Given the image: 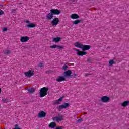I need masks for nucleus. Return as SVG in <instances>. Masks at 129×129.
<instances>
[{
    "mask_svg": "<svg viewBox=\"0 0 129 129\" xmlns=\"http://www.w3.org/2000/svg\"><path fill=\"white\" fill-rule=\"evenodd\" d=\"M52 120L55 122H60V121H63V120H64V117L62 115H58L57 116L53 117Z\"/></svg>",
    "mask_w": 129,
    "mask_h": 129,
    "instance_id": "20e7f679",
    "label": "nucleus"
},
{
    "mask_svg": "<svg viewBox=\"0 0 129 129\" xmlns=\"http://www.w3.org/2000/svg\"><path fill=\"white\" fill-rule=\"evenodd\" d=\"M74 76H77V75L76 74H75L74 75Z\"/></svg>",
    "mask_w": 129,
    "mask_h": 129,
    "instance_id": "c9c22d12",
    "label": "nucleus"
},
{
    "mask_svg": "<svg viewBox=\"0 0 129 129\" xmlns=\"http://www.w3.org/2000/svg\"><path fill=\"white\" fill-rule=\"evenodd\" d=\"M64 98V97H61L60 98H59L58 100H56L54 101V104H60L61 102H62V100Z\"/></svg>",
    "mask_w": 129,
    "mask_h": 129,
    "instance_id": "4468645a",
    "label": "nucleus"
},
{
    "mask_svg": "<svg viewBox=\"0 0 129 129\" xmlns=\"http://www.w3.org/2000/svg\"><path fill=\"white\" fill-rule=\"evenodd\" d=\"M128 103L129 101H125L121 104V106H123V107H126V106L128 105Z\"/></svg>",
    "mask_w": 129,
    "mask_h": 129,
    "instance_id": "6ab92c4d",
    "label": "nucleus"
},
{
    "mask_svg": "<svg viewBox=\"0 0 129 129\" xmlns=\"http://www.w3.org/2000/svg\"><path fill=\"white\" fill-rule=\"evenodd\" d=\"M87 75H89V74H87Z\"/></svg>",
    "mask_w": 129,
    "mask_h": 129,
    "instance_id": "58836bf2",
    "label": "nucleus"
},
{
    "mask_svg": "<svg viewBox=\"0 0 129 129\" xmlns=\"http://www.w3.org/2000/svg\"><path fill=\"white\" fill-rule=\"evenodd\" d=\"M46 114L47 113L44 111H41L38 113V117H39V118H44V117H45Z\"/></svg>",
    "mask_w": 129,
    "mask_h": 129,
    "instance_id": "0eeeda50",
    "label": "nucleus"
},
{
    "mask_svg": "<svg viewBox=\"0 0 129 129\" xmlns=\"http://www.w3.org/2000/svg\"><path fill=\"white\" fill-rule=\"evenodd\" d=\"M50 48H51V49H55V48H56L57 50H63L64 46H63V45H53L51 46Z\"/></svg>",
    "mask_w": 129,
    "mask_h": 129,
    "instance_id": "1a4fd4ad",
    "label": "nucleus"
},
{
    "mask_svg": "<svg viewBox=\"0 0 129 129\" xmlns=\"http://www.w3.org/2000/svg\"><path fill=\"white\" fill-rule=\"evenodd\" d=\"M100 100L102 102H103L104 103H106V102H109L110 98L108 96H103L101 98Z\"/></svg>",
    "mask_w": 129,
    "mask_h": 129,
    "instance_id": "39448f33",
    "label": "nucleus"
},
{
    "mask_svg": "<svg viewBox=\"0 0 129 129\" xmlns=\"http://www.w3.org/2000/svg\"><path fill=\"white\" fill-rule=\"evenodd\" d=\"M48 90H49L48 88L43 87L41 88L39 92V95L40 97H44V96H46V95H47Z\"/></svg>",
    "mask_w": 129,
    "mask_h": 129,
    "instance_id": "7ed1b4c3",
    "label": "nucleus"
},
{
    "mask_svg": "<svg viewBox=\"0 0 129 129\" xmlns=\"http://www.w3.org/2000/svg\"><path fill=\"white\" fill-rule=\"evenodd\" d=\"M28 91L29 92V93H33V92H35V89H34V88L28 89Z\"/></svg>",
    "mask_w": 129,
    "mask_h": 129,
    "instance_id": "4be33fe9",
    "label": "nucleus"
},
{
    "mask_svg": "<svg viewBox=\"0 0 129 129\" xmlns=\"http://www.w3.org/2000/svg\"><path fill=\"white\" fill-rule=\"evenodd\" d=\"M52 26H57L58 24H59V18H54L51 22Z\"/></svg>",
    "mask_w": 129,
    "mask_h": 129,
    "instance_id": "6e6552de",
    "label": "nucleus"
},
{
    "mask_svg": "<svg viewBox=\"0 0 129 129\" xmlns=\"http://www.w3.org/2000/svg\"><path fill=\"white\" fill-rule=\"evenodd\" d=\"M3 102H5V103H7V102H9V99L8 98L6 99H2Z\"/></svg>",
    "mask_w": 129,
    "mask_h": 129,
    "instance_id": "bb28decb",
    "label": "nucleus"
},
{
    "mask_svg": "<svg viewBox=\"0 0 129 129\" xmlns=\"http://www.w3.org/2000/svg\"><path fill=\"white\" fill-rule=\"evenodd\" d=\"M61 38L60 37H56L53 38V42H55V43H58V42H60Z\"/></svg>",
    "mask_w": 129,
    "mask_h": 129,
    "instance_id": "aec40b11",
    "label": "nucleus"
},
{
    "mask_svg": "<svg viewBox=\"0 0 129 129\" xmlns=\"http://www.w3.org/2000/svg\"><path fill=\"white\" fill-rule=\"evenodd\" d=\"M16 12H17V9H11V13L12 14H15V13H16Z\"/></svg>",
    "mask_w": 129,
    "mask_h": 129,
    "instance_id": "cd10ccee",
    "label": "nucleus"
},
{
    "mask_svg": "<svg viewBox=\"0 0 129 129\" xmlns=\"http://www.w3.org/2000/svg\"><path fill=\"white\" fill-rule=\"evenodd\" d=\"M24 74L27 77H31V76H34V75H35L34 71L31 70H29L28 72H24Z\"/></svg>",
    "mask_w": 129,
    "mask_h": 129,
    "instance_id": "423d86ee",
    "label": "nucleus"
},
{
    "mask_svg": "<svg viewBox=\"0 0 129 129\" xmlns=\"http://www.w3.org/2000/svg\"><path fill=\"white\" fill-rule=\"evenodd\" d=\"M81 121H82V118H80L77 120V122H81Z\"/></svg>",
    "mask_w": 129,
    "mask_h": 129,
    "instance_id": "2f4dec72",
    "label": "nucleus"
},
{
    "mask_svg": "<svg viewBox=\"0 0 129 129\" xmlns=\"http://www.w3.org/2000/svg\"><path fill=\"white\" fill-rule=\"evenodd\" d=\"M81 22H82L81 20L77 19L73 21V25H78V24L81 23Z\"/></svg>",
    "mask_w": 129,
    "mask_h": 129,
    "instance_id": "a211bd4d",
    "label": "nucleus"
},
{
    "mask_svg": "<svg viewBox=\"0 0 129 129\" xmlns=\"http://www.w3.org/2000/svg\"><path fill=\"white\" fill-rule=\"evenodd\" d=\"M64 74H65V75L66 76H71V74H72V72L71 71V70H69L64 72Z\"/></svg>",
    "mask_w": 129,
    "mask_h": 129,
    "instance_id": "f3484780",
    "label": "nucleus"
},
{
    "mask_svg": "<svg viewBox=\"0 0 129 129\" xmlns=\"http://www.w3.org/2000/svg\"><path fill=\"white\" fill-rule=\"evenodd\" d=\"M19 127V125L18 124H16L15 125V127Z\"/></svg>",
    "mask_w": 129,
    "mask_h": 129,
    "instance_id": "72a5a7b5",
    "label": "nucleus"
},
{
    "mask_svg": "<svg viewBox=\"0 0 129 129\" xmlns=\"http://www.w3.org/2000/svg\"><path fill=\"white\" fill-rule=\"evenodd\" d=\"M7 31H8V28H7L6 27H4L3 28V32H7Z\"/></svg>",
    "mask_w": 129,
    "mask_h": 129,
    "instance_id": "c85d7f7f",
    "label": "nucleus"
},
{
    "mask_svg": "<svg viewBox=\"0 0 129 129\" xmlns=\"http://www.w3.org/2000/svg\"><path fill=\"white\" fill-rule=\"evenodd\" d=\"M56 126L57 124H56L55 122H51L49 125V127H50V128L55 129V127H56Z\"/></svg>",
    "mask_w": 129,
    "mask_h": 129,
    "instance_id": "2eb2a0df",
    "label": "nucleus"
},
{
    "mask_svg": "<svg viewBox=\"0 0 129 129\" xmlns=\"http://www.w3.org/2000/svg\"><path fill=\"white\" fill-rule=\"evenodd\" d=\"M3 53L5 55H9V54H11V50H4Z\"/></svg>",
    "mask_w": 129,
    "mask_h": 129,
    "instance_id": "b1692460",
    "label": "nucleus"
},
{
    "mask_svg": "<svg viewBox=\"0 0 129 129\" xmlns=\"http://www.w3.org/2000/svg\"><path fill=\"white\" fill-rule=\"evenodd\" d=\"M57 110H58L59 111H61V110H62V109H63V106L62 105H59V106H58L56 107Z\"/></svg>",
    "mask_w": 129,
    "mask_h": 129,
    "instance_id": "5701e85b",
    "label": "nucleus"
},
{
    "mask_svg": "<svg viewBox=\"0 0 129 129\" xmlns=\"http://www.w3.org/2000/svg\"><path fill=\"white\" fill-rule=\"evenodd\" d=\"M2 15H4V11L0 9V16H2Z\"/></svg>",
    "mask_w": 129,
    "mask_h": 129,
    "instance_id": "7c9ffc66",
    "label": "nucleus"
},
{
    "mask_svg": "<svg viewBox=\"0 0 129 129\" xmlns=\"http://www.w3.org/2000/svg\"><path fill=\"white\" fill-rule=\"evenodd\" d=\"M90 45L83 44L81 48L82 51H80L78 49H75V51L77 52V54L78 56H84V55H86L87 54V53L84 52V51H88V50H90Z\"/></svg>",
    "mask_w": 129,
    "mask_h": 129,
    "instance_id": "f257e3e1",
    "label": "nucleus"
},
{
    "mask_svg": "<svg viewBox=\"0 0 129 129\" xmlns=\"http://www.w3.org/2000/svg\"><path fill=\"white\" fill-rule=\"evenodd\" d=\"M50 13H49V19H52L53 17V15H60L61 14V11L58 9H51L50 10Z\"/></svg>",
    "mask_w": 129,
    "mask_h": 129,
    "instance_id": "f03ea898",
    "label": "nucleus"
},
{
    "mask_svg": "<svg viewBox=\"0 0 129 129\" xmlns=\"http://www.w3.org/2000/svg\"><path fill=\"white\" fill-rule=\"evenodd\" d=\"M68 68V66L66 64H64L62 67L63 70L66 71V70Z\"/></svg>",
    "mask_w": 129,
    "mask_h": 129,
    "instance_id": "a878e982",
    "label": "nucleus"
},
{
    "mask_svg": "<svg viewBox=\"0 0 129 129\" xmlns=\"http://www.w3.org/2000/svg\"><path fill=\"white\" fill-rule=\"evenodd\" d=\"M113 64H115V62H114V60H111L109 61V66H112V65H113Z\"/></svg>",
    "mask_w": 129,
    "mask_h": 129,
    "instance_id": "393cba45",
    "label": "nucleus"
},
{
    "mask_svg": "<svg viewBox=\"0 0 129 129\" xmlns=\"http://www.w3.org/2000/svg\"><path fill=\"white\" fill-rule=\"evenodd\" d=\"M44 67V66H43V63H40L39 64V65L37 66V67Z\"/></svg>",
    "mask_w": 129,
    "mask_h": 129,
    "instance_id": "c756f323",
    "label": "nucleus"
},
{
    "mask_svg": "<svg viewBox=\"0 0 129 129\" xmlns=\"http://www.w3.org/2000/svg\"><path fill=\"white\" fill-rule=\"evenodd\" d=\"M62 105V109H66L68 106H69V104L68 103H64Z\"/></svg>",
    "mask_w": 129,
    "mask_h": 129,
    "instance_id": "412c9836",
    "label": "nucleus"
},
{
    "mask_svg": "<svg viewBox=\"0 0 129 129\" xmlns=\"http://www.w3.org/2000/svg\"><path fill=\"white\" fill-rule=\"evenodd\" d=\"M47 19L49 20V14H48L46 16Z\"/></svg>",
    "mask_w": 129,
    "mask_h": 129,
    "instance_id": "f704fd0d",
    "label": "nucleus"
},
{
    "mask_svg": "<svg viewBox=\"0 0 129 129\" xmlns=\"http://www.w3.org/2000/svg\"><path fill=\"white\" fill-rule=\"evenodd\" d=\"M65 79H66L65 77H62V76H59L56 79V81H57V82H62V81H65Z\"/></svg>",
    "mask_w": 129,
    "mask_h": 129,
    "instance_id": "ddd939ff",
    "label": "nucleus"
},
{
    "mask_svg": "<svg viewBox=\"0 0 129 129\" xmlns=\"http://www.w3.org/2000/svg\"><path fill=\"white\" fill-rule=\"evenodd\" d=\"M26 23L28 24V25H27V28H35V27H36V25L35 24L30 23V21L28 20H26Z\"/></svg>",
    "mask_w": 129,
    "mask_h": 129,
    "instance_id": "9b49d317",
    "label": "nucleus"
},
{
    "mask_svg": "<svg viewBox=\"0 0 129 129\" xmlns=\"http://www.w3.org/2000/svg\"><path fill=\"white\" fill-rule=\"evenodd\" d=\"M30 40V37L28 36H22L20 38V41L22 43H26Z\"/></svg>",
    "mask_w": 129,
    "mask_h": 129,
    "instance_id": "9d476101",
    "label": "nucleus"
},
{
    "mask_svg": "<svg viewBox=\"0 0 129 129\" xmlns=\"http://www.w3.org/2000/svg\"><path fill=\"white\" fill-rule=\"evenodd\" d=\"M71 18L73 20H76L77 19H79V15L76 13H74L71 15Z\"/></svg>",
    "mask_w": 129,
    "mask_h": 129,
    "instance_id": "f8f14e48",
    "label": "nucleus"
},
{
    "mask_svg": "<svg viewBox=\"0 0 129 129\" xmlns=\"http://www.w3.org/2000/svg\"><path fill=\"white\" fill-rule=\"evenodd\" d=\"M2 92V89L0 88V93Z\"/></svg>",
    "mask_w": 129,
    "mask_h": 129,
    "instance_id": "e433bc0d",
    "label": "nucleus"
},
{
    "mask_svg": "<svg viewBox=\"0 0 129 129\" xmlns=\"http://www.w3.org/2000/svg\"><path fill=\"white\" fill-rule=\"evenodd\" d=\"M85 114H87V112L85 113Z\"/></svg>",
    "mask_w": 129,
    "mask_h": 129,
    "instance_id": "4c0bfd02",
    "label": "nucleus"
},
{
    "mask_svg": "<svg viewBox=\"0 0 129 129\" xmlns=\"http://www.w3.org/2000/svg\"><path fill=\"white\" fill-rule=\"evenodd\" d=\"M75 46L76 47V48H80V49H81L82 48V44L81 43H80L79 42H76L74 43Z\"/></svg>",
    "mask_w": 129,
    "mask_h": 129,
    "instance_id": "dca6fc26",
    "label": "nucleus"
},
{
    "mask_svg": "<svg viewBox=\"0 0 129 129\" xmlns=\"http://www.w3.org/2000/svg\"><path fill=\"white\" fill-rule=\"evenodd\" d=\"M23 103H24V104H29V102H23Z\"/></svg>",
    "mask_w": 129,
    "mask_h": 129,
    "instance_id": "473e14b6",
    "label": "nucleus"
}]
</instances>
